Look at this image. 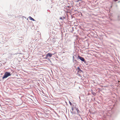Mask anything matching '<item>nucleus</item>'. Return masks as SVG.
Here are the masks:
<instances>
[{
	"instance_id": "nucleus-1",
	"label": "nucleus",
	"mask_w": 120,
	"mask_h": 120,
	"mask_svg": "<svg viewBox=\"0 0 120 120\" xmlns=\"http://www.w3.org/2000/svg\"><path fill=\"white\" fill-rule=\"evenodd\" d=\"M11 74L10 72H6L5 73L2 79H4L6 78L8 76H11Z\"/></svg>"
},
{
	"instance_id": "nucleus-2",
	"label": "nucleus",
	"mask_w": 120,
	"mask_h": 120,
	"mask_svg": "<svg viewBox=\"0 0 120 120\" xmlns=\"http://www.w3.org/2000/svg\"><path fill=\"white\" fill-rule=\"evenodd\" d=\"M52 55V54L51 53H48L46 55V57H45L46 59H47L48 57H51Z\"/></svg>"
},
{
	"instance_id": "nucleus-3",
	"label": "nucleus",
	"mask_w": 120,
	"mask_h": 120,
	"mask_svg": "<svg viewBox=\"0 0 120 120\" xmlns=\"http://www.w3.org/2000/svg\"><path fill=\"white\" fill-rule=\"evenodd\" d=\"M78 58L79 59L81 60L82 61L84 62L85 61V60L82 57H80L79 56H78Z\"/></svg>"
},
{
	"instance_id": "nucleus-4",
	"label": "nucleus",
	"mask_w": 120,
	"mask_h": 120,
	"mask_svg": "<svg viewBox=\"0 0 120 120\" xmlns=\"http://www.w3.org/2000/svg\"><path fill=\"white\" fill-rule=\"evenodd\" d=\"M75 110L77 111L78 113H79L80 112V111H79L78 108H75Z\"/></svg>"
},
{
	"instance_id": "nucleus-5",
	"label": "nucleus",
	"mask_w": 120,
	"mask_h": 120,
	"mask_svg": "<svg viewBox=\"0 0 120 120\" xmlns=\"http://www.w3.org/2000/svg\"><path fill=\"white\" fill-rule=\"evenodd\" d=\"M29 19H30L32 21H34L35 20L34 19H33V18H32V17H29Z\"/></svg>"
},
{
	"instance_id": "nucleus-6",
	"label": "nucleus",
	"mask_w": 120,
	"mask_h": 120,
	"mask_svg": "<svg viewBox=\"0 0 120 120\" xmlns=\"http://www.w3.org/2000/svg\"><path fill=\"white\" fill-rule=\"evenodd\" d=\"M77 68L79 71H81V72L82 71L80 69V68L79 67H78Z\"/></svg>"
},
{
	"instance_id": "nucleus-7",
	"label": "nucleus",
	"mask_w": 120,
	"mask_h": 120,
	"mask_svg": "<svg viewBox=\"0 0 120 120\" xmlns=\"http://www.w3.org/2000/svg\"><path fill=\"white\" fill-rule=\"evenodd\" d=\"M69 103L71 105H72V103L70 101H69Z\"/></svg>"
},
{
	"instance_id": "nucleus-8",
	"label": "nucleus",
	"mask_w": 120,
	"mask_h": 120,
	"mask_svg": "<svg viewBox=\"0 0 120 120\" xmlns=\"http://www.w3.org/2000/svg\"><path fill=\"white\" fill-rule=\"evenodd\" d=\"M74 109V108H72V110L73 111V110Z\"/></svg>"
},
{
	"instance_id": "nucleus-9",
	"label": "nucleus",
	"mask_w": 120,
	"mask_h": 120,
	"mask_svg": "<svg viewBox=\"0 0 120 120\" xmlns=\"http://www.w3.org/2000/svg\"><path fill=\"white\" fill-rule=\"evenodd\" d=\"M117 0H114V1H116Z\"/></svg>"
},
{
	"instance_id": "nucleus-10",
	"label": "nucleus",
	"mask_w": 120,
	"mask_h": 120,
	"mask_svg": "<svg viewBox=\"0 0 120 120\" xmlns=\"http://www.w3.org/2000/svg\"><path fill=\"white\" fill-rule=\"evenodd\" d=\"M73 59H74V56H73Z\"/></svg>"
},
{
	"instance_id": "nucleus-11",
	"label": "nucleus",
	"mask_w": 120,
	"mask_h": 120,
	"mask_svg": "<svg viewBox=\"0 0 120 120\" xmlns=\"http://www.w3.org/2000/svg\"><path fill=\"white\" fill-rule=\"evenodd\" d=\"M62 18H60V19H62Z\"/></svg>"
},
{
	"instance_id": "nucleus-12",
	"label": "nucleus",
	"mask_w": 120,
	"mask_h": 120,
	"mask_svg": "<svg viewBox=\"0 0 120 120\" xmlns=\"http://www.w3.org/2000/svg\"><path fill=\"white\" fill-rule=\"evenodd\" d=\"M120 82V81H118V82Z\"/></svg>"
}]
</instances>
